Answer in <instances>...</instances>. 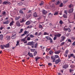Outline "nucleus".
<instances>
[{
  "instance_id": "10",
  "label": "nucleus",
  "mask_w": 75,
  "mask_h": 75,
  "mask_svg": "<svg viewBox=\"0 0 75 75\" xmlns=\"http://www.w3.org/2000/svg\"><path fill=\"white\" fill-rule=\"evenodd\" d=\"M5 38L6 40H10V36L7 35L6 36Z\"/></svg>"
},
{
  "instance_id": "3",
  "label": "nucleus",
  "mask_w": 75,
  "mask_h": 75,
  "mask_svg": "<svg viewBox=\"0 0 75 75\" xmlns=\"http://www.w3.org/2000/svg\"><path fill=\"white\" fill-rule=\"evenodd\" d=\"M16 38V34L15 33H13L12 35L11 38L12 39H15Z\"/></svg>"
},
{
  "instance_id": "20",
  "label": "nucleus",
  "mask_w": 75,
  "mask_h": 75,
  "mask_svg": "<svg viewBox=\"0 0 75 75\" xmlns=\"http://www.w3.org/2000/svg\"><path fill=\"white\" fill-rule=\"evenodd\" d=\"M14 23V21H12L11 23H10L9 25H10V26L11 27L12 25H13V24Z\"/></svg>"
},
{
  "instance_id": "39",
  "label": "nucleus",
  "mask_w": 75,
  "mask_h": 75,
  "mask_svg": "<svg viewBox=\"0 0 75 75\" xmlns=\"http://www.w3.org/2000/svg\"><path fill=\"white\" fill-rule=\"evenodd\" d=\"M58 14V12H54V15L55 16V15H57Z\"/></svg>"
},
{
  "instance_id": "41",
  "label": "nucleus",
  "mask_w": 75,
  "mask_h": 75,
  "mask_svg": "<svg viewBox=\"0 0 75 75\" xmlns=\"http://www.w3.org/2000/svg\"><path fill=\"white\" fill-rule=\"evenodd\" d=\"M49 40H50V43H52V42H53L52 39H51V38Z\"/></svg>"
},
{
  "instance_id": "57",
  "label": "nucleus",
  "mask_w": 75,
  "mask_h": 75,
  "mask_svg": "<svg viewBox=\"0 0 75 75\" xmlns=\"http://www.w3.org/2000/svg\"><path fill=\"white\" fill-rule=\"evenodd\" d=\"M64 13L66 14L67 15L68 14V13H67V11H65L64 12Z\"/></svg>"
},
{
  "instance_id": "23",
  "label": "nucleus",
  "mask_w": 75,
  "mask_h": 75,
  "mask_svg": "<svg viewBox=\"0 0 75 75\" xmlns=\"http://www.w3.org/2000/svg\"><path fill=\"white\" fill-rule=\"evenodd\" d=\"M3 38V35H0V40H2Z\"/></svg>"
},
{
  "instance_id": "62",
  "label": "nucleus",
  "mask_w": 75,
  "mask_h": 75,
  "mask_svg": "<svg viewBox=\"0 0 75 75\" xmlns=\"http://www.w3.org/2000/svg\"><path fill=\"white\" fill-rule=\"evenodd\" d=\"M68 0H66L64 1V2L65 3H67V2H68Z\"/></svg>"
},
{
  "instance_id": "51",
  "label": "nucleus",
  "mask_w": 75,
  "mask_h": 75,
  "mask_svg": "<svg viewBox=\"0 0 75 75\" xmlns=\"http://www.w3.org/2000/svg\"><path fill=\"white\" fill-rule=\"evenodd\" d=\"M57 38L56 37H55V36L54 35V37L53 38V40H56V39Z\"/></svg>"
},
{
  "instance_id": "13",
  "label": "nucleus",
  "mask_w": 75,
  "mask_h": 75,
  "mask_svg": "<svg viewBox=\"0 0 75 75\" xmlns=\"http://www.w3.org/2000/svg\"><path fill=\"white\" fill-rule=\"evenodd\" d=\"M61 52V50H59L57 51H55L54 52V53L55 54H59Z\"/></svg>"
},
{
  "instance_id": "16",
  "label": "nucleus",
  "mask_w": 75,
  "mask_h": 75,
  "mask_svg": "<svg viewBox=\"0 0 75 75\" xmlns=\"http://www.w3.org/2000/svg\"><path fill=\"white\" fill-rule=\"evenodd\" d=\"M28 55H29V56L30 57H33V54L31 53H30V52L28 53Z\"/></svg>"
},
{
  "instance_id": "4",
  "label": "nucleus",
  "mask_w": 75,
  "mask_h": 75,
  "mask_svg": "<svg viewBox=\"0 0 75 75\" xmlns=\"http://www.w3.org/2000/svg\"><path fill=\"white\" fill-rule=\"evenodd\" d=\"M66 38L65 37L62 36L61 37V39L60 40V42H62V41H64L65 40V39Z\"/></svg>"
},
{
  "instance_id": "58",
  "label": "nucleus",
  "mask_w": 75,
  "mask_h": 75,
  "mask_svg": "<svg viewBox=\"0 0 75 75\" xmlns=\"http://www.w3.org/2000/svg\"><path fill=\"white\" fill-rule=\"evenodd\" d=\"M19 12L20 13H21V14H23V11L22 10H20Z\"/></svg>"
},
{
  "instance_id": "47",
  "label": "nucleus",
  "mask_w": 75,
  "mask_h": 75,
  "mask_svg": "<svg viewBox=\"0 0 75 75\" xmlns=\"http://www.w3.org/2000/svg\"><path fill=\"white\" fill-rule=\"evenodd\" d=\"M23 29H21L20 31L19 32V33H22V32H23Z\"/></svg>"
},
{
  "instance_id": "54",
  "label": "nucleus",
  "mask_w": 75,
  "mask_h": 75,
  "mask_svg": "<svg viewBox=\"0 0 75 75\" xmlns=\"http://www.w3.org/2000/svg\"><path fill=\"white\" fill-rule=\"evenodd\" d=\"M52 64L50 63H48V65H49V66H52Z\"/></svg>"
},
{
  "instance_id": "64",
  "label": "nucleus",
  "mask_w": 75,
  "mask_h": 75,
  "mask_svg": "<svg viewBox=\"0 0 75 75\" xmlns=\"http://www.w3.org/2000/svg\"><path fill=\"white\" fill-rule=\"evenodd\" d=\"M73 45H75V41L72 43Z\"/></svg>"
},
{
  "instance_id": "17",
  "label": "nucleus",
  "mask_w": 75,
  "mask_h": 75,
  "mask_svg": "<svg viewBox=\"0 0 75 75\" xmlns=\"http://www.w3.org/2000/svg\"><path fill=\"white\" fill-rule=\"evenodd\" d=\"M42 13L43 14H46L47 13V11L44 10L42 11Z\"/></svg>"
},
{
  "instance_id": "53",
  "label": "nucleus",
  "mask_w": 75,
  "mask_h": 75,
  "mask_svg": "<svg viewBox=\"0 0 75 75\" xmlns=\"http://www.w3.org/2000/svg\"><path fill=\"white\" fill-rule=\"evenodd\" d=\"M60 7H62V6H63V4H62V3H61L60 5Z\"/></svg>"
},
{
  "instance_id": "6",
  "label": "nucleus",
  "mask_w": 75,
  "mask_h": 75,
  "mask_svg": "<svg viewBox=\"0 0 75 75\" xmlns=\"http://www.w3.org/2000/svg\"><path fill=\"white\" fill-rule=\"evenodd\" d=\"M68 42H67V46H69L71 44L69 43V42H71V40L70 39H68Z\"/></svg>"
},
{
  "instance_id": "28",
  "label": "nucleus",
  "mask_w": 75,
  "mask_h": 75,
  "mask_svg": "<svg viewBox=\"0 0 75 75\" xmlns=\"http://www.w3.org/2000/svg\"><path fill=\"white\" fill-rule=\"evenodd\" d=\"M33 43L32 42H30L28 43V45H33Z\"/></svg>"
},
{
  "instance_id": "29",
  "label": "nucleus",
  "mask_w": 75,
  "mask_h": 75,
  "mask_svg": "<svg viewBox=\"0 0 75 75\" xmlns=\"http://www.w3.org/2000/svg\"><path fill=\"white\" fill-rule=\"evenodd\" d=\"M46 38L47 40H50V39L51 38H50V37L49 36L46 37Z\"/></svg>"
},
{
  "instance_id": "5",
  "label": "nucleus",
  "mask_w": 75,
  "mask_h": 75,
  "mask_svg": "<svg viewBox=\"0 0 75 75\" xmlns=\"http://www.w3.org/2000/svg\"><path fill=\"white\" fill-rule=\"evenodd\" d=\"M68 52H69V51L68 50H67L64 52V56H65L66 57H67V54H68Z\"/></svg>"
},
{
  "instance_id": "52",
  "label": "nucleus",
  "mask_w": 75,
  "mask_h": 75,
  "mask_svg": "<svg viewBox=\"0 0 75 75\" xmlns=\"http://www.w3.org/2000/svg\"><path fill=\"white\" fill-rule=\"evenodd\" d=\"M23 4L22 2H20L18 3V4L19 5V6H21V5H23Z\"/></svg>"
},
{
  "instance_id": "32",
  "label": "nucleus",
  "mask_w": 75,
  "mask_h": 75,
  "mask_svg": "<svg viewBox=\"0 0 75 75\" xmlns=\"http://www.w3.org/2000/svg\"><path fill=\"white\" fill-rule=\"evenodd\" d=\"M38 43H36L35 45V47L34 48H37V45H38Z\"/></svg>"
},
{
  "instance_id": "24",
  "label": "nucleus",
  "mask_w": 75,
  "mask_h": 75,
  "mask_svg": "<svg viewBox=\"0 0 75 75\" xmlns=\"http://www.w3.org/2000/svg\"><path fill=\"white\" fill-rule=\"evenodd\" d=\"M70 67L71 69H74L75 68V65L74 64H71L70 65Z\"/></svg>"
},
{
  "instance_id": "30",
  "label": "nucleus",
  "mask_w": 75,
  "mask_h": 75,
  "mask_svg": "<svg viewBox=\"0 0 75 75\" xmlns=\"http://www.w3.org/2000/svg\"><path fill=\"white\" fill-rule=\"evenodd\" d=\"M40 58V57H36L35 58L36 61H38V59H39Z\"/></svg>"
},
{
  "instance_id": "27",
  "label": "nucleus",
  "mask_w": 75,
  "mask_h": 75,
  "mask_svg": "<svg viewBox=\"0 0 75 75\" xmlns=\"http://www.w3.org/2000/svg\"><path fill=\"white\" fill-rule=\"evenodd\" d=\"M33 16L35 17H37V13L35 12L33 14Z\"/></svg>"
},
{
  "instance_id": "45",
  "label": "nucleus",
  "mask_w": 75,
  "mask_h": 75,
  "mask_svg": "<svg viewBox=\"0 0 75 75\" xmlns=\"http://www.w3.org/2000/svg\"><path fill=\"white\" fill-rule=\"evenodd\" d=\"M67 31L69 32H71V29H70V28H68V29H67Z\"/></svg>"
},
{
  "instance_id": "38",
  "label": "nucleus",
  "mask_w": 75,
  "mask_h": 75,
  "mask_svg": "<svg viewBox=\"0 0 75 75\" xmlns=\"http://www.w3.org/2000/svg\"><path fill=\"white\" fill-rule=\"evenodd\" d=\"M45 58L46 59H50V57L48 56H46L45 57Z\"/></svg>"
},
{
  "instance_id": "33",
  "label": "nucleus",
  "mask_w": 75,
  "mask_h": 75,
  "mask_svg": "<svg viewBox=\"0 0 75 75\" xmlns=\"http://www.w3.org/2000/svg\"><path fill=\"white\" fill-rule=\"evenodd\" d=\"M54 57L55 58V59H56V58H58L59 57V56L56 55H54Z\"/></svg>"
},
{
  "instance_id": "25",
  "label": "nucleus",
  "mask_w": 75,
  "mask_h": 75,
  "mask_svg": "<svg viewBox=\"0 0 75 75\" xmlns=\"http://www.w3.org/2000/svg\"><path fill=\"white\" fill-rule=\"evenodd\" d=\"M63 17L64 18H67V15H65V14H64Z\"/></svg>"
},
{
  "instance_id": "31",
  "label": "nucleus",
  "mask_w": 75,
  "mask_h": 75,
  "mask_svg": "<svg viewBox=\"0 0 75 75\" xmlns=\"http://www.w3.org/2000/svg\"><path fill=\"white\" fill-rule=\"evenodd\" d=\"M29 33V32L28 31H27L25 30L24 32V34L25 35L27 34H28Z\"/></svg>"
},
{
  "instance_id": "63",
  "label": "nucleus",
  "mask_w": 75,
  "mask_h": 75,
  "mask_svg": "<svg viewBox=\"0 0 75 75\" xmlns=\"http://www.w3.org/2000/svg\"><path fill=\"white\" fill-rule=\"evenodd\" d=\"M2 14H3L4 15L6 14V12L4 11L3 12V13H2Z\"/></svg>"
},
{
  "instance_id": "60",
  "label": "nucleus",
  "mask_w": 75,
  "mask_h": 75,
  "mask_svg": "<svg viewBox=\"0 0 75 75\" xmlns=\"http://www.w3.org/2000/svg\"><path fill=\"white\" fill-rule=\"evenodd\" d=\"M37 52H34V56H35V55H36V54H37Z\"/></svg>"
},
{
  "instance_id": "37",
  "label": "nucleus",
  "mask_w": 75,
  "mask_h": 75,
  "mask_svg": "<svg viewBox=\"0 0 75 75\" xmlns=\"http://www.w3.org/2000/svg\"><path fill=\"white\" fill-rule=\"evenodd\" d=\"M44 5V2L42 1L41 3L40 4V6H42V5Z\"/></svg>"
},
{
  "instance_id": "44",
  "label": "nucleus",
  "mask_w": 75,
  "mask_h": 75,
  "mask_svg": "<svg viewBox=\"0 0 75 75\" xmlns=\"http://www.w3.org/2000/svg\"><path fill=\"white\" fill-rule=\"evenodd\" d=\"M25 41V38L22 39L21 40V41H23V42Z\"/></svg>"
},
{
  "instance_id": "34",
  "label": "nucleus",
  "mask_w": 75,
  "mask_h": 75,
  "mask_svg": "<svg viewBox=\"0 0 75 75\" xmlns=\"http://www.w3.org/2000/svg\"><path fill=\"white\" fill-rule=\"evenodd\" d=\"M21 21H20V22L21 23H23L24 21V19H21Z\"/></svg>"
},
{
  "instance_id": "35",
  "label": "nucleus",
  "mask_w": 75,
  "mask_h": 75,
  "mask_svg": "<svg viewBox=\"0 0 75 75\" xmlns=\"http://www.w3.org/2000/svg\"><path fill=\"white\" fill-rule=\"evenodd\" d=\"M33 27V26H32V25H29L27 27V28H32Z\"/></svg>"
},
{
  "instance_id": "8",
  "label": "nucleus",
  "mask_w": 75,
  "mask_h": 75,
  "mask_svg": "<svg viewBox=\"0 0 75 75\" xmlns=\"http://www.w3.org/2000/svg\"><path fill=\"white\" fill-rule=\"evenodd\" d=\"M52 59H53L52 62H54L55 61V56H52L51 57Z\"/></svg>"
},
{
  "instance_id": "19",
  "label": "nucleus",
  "mask_w": 75,
  "mask_h": 75,
  "mask_svg": "<svg viewBox=\"0 0 75 75\" xmlns=\"http://www.w3.org/2000/svg\"><path fill=\"white\" fill-rule=\"evenodd\" d=\"M31 24V22L30 21H28L25 23V24L27 25H30Z\"/></svg>"
},
{
  "instance_id": "18",
  "label": "nucleus",
  "mask_w": 75,
  "mask_h": 75,
  "mask_svg": "<svg viewBox=\"0 0 75 75\" xmlns=\"http://www.w3.org/2000/svg\"><path fill=\"white\" fill-rule=\"evenodd\" d=\"M20 18V16H18V17H16L15 19L16 21H17V20H18Z\"/></svg>"
},
{
  "instance_id": "2",
  "label": "nucleus",
  "mask_w": 75,
  "mask_h": 75,
  "mask_svg": "<svg viewBox=\"0 0 75 75\" xmlns=\"http://www.w3.org/2000/svg\"><path fill=\"white\" fill-rule=\"evenodd\" d=\"M68 67V65L67 64H63L62 65V68L64 69H66V68H67Z\"/></svg>"
},
{
  "instance_id": "36",
  "label": "nucleus",
  "mask_w": 75,
  "mask_h": 75,
  "mask_svg": "<svg viewBox=\"0 0 75 75\" xmlns=\"http://www.w3.org/2000/svg\"><path fill=\"white\" fill-rule=\"evenodd\" d=\"M29 37L30 38H33L34 37V36L33 35H29Z\"/></svg>"
},
{
  "instance_id": "40",
  "label": "nucleus",
  "mask_w": 75,
  "mask_h": 75,
  "mask_svg": "<svg viewBox=\"0 0 75 75\" xmlns=\"http://www.w3.org/2000/svg\"><path fill=\"white\" fill-rule=\"evenodd\" d=\"M72 6L73 7V6L72 4H71L69 6V8H71Z\"/></svg>"
},
{
  "instance_id": "59",
  "label": "nucleus",
  "mask_w": 75,
  "mask_h": 75,
  "mask_svg": "<svg viewBox=\"0 0 75 75\" xmlns=\"http://www.w3.org/2000/svg\"><path fill=\"white\" fill-rule=\"evenodd\" d=\"M41 32H40L39 33V34H38V36H39V35H41Z\"/></svg>"
},
{
  "instance_id": "46",
  "label": "nucleus",
  "mask_w": 75,
  "mask_h": 75,
  "mask_svg": "<svg viewBox=\"0 0 75 75\" xmlns=\"http://www.w3.org/2000/svg\"><path fill=\"white\" fill-rule=\"evenodd\" d=\"M30 51L32 52H34V51H35V49H30Z\"/></svg>"
},
{
  "instance_id": "9",
  "label": "nucleus",
  "mask_w": 75,
  "mask_h": 75,
  "mask_svg": "<svg viewBox=\"0 0 75 75\" xmlns=\"http://www.w3.org/2000/svg\"><path fill=\"white\" fill-rule=\"evenodd\" d=\"M60 61H61V60H60V59H56L55 60V63L56 64H58V63H59V62H60Z\"/></svg>"
},
{
  "instance_id": "22",
  "label": "nucleus",
  "mask_w": 75,
  "mask_h": 75,
  "mask_svg": "<svg viewBox=\"0 0 75 75\" xmlns=\"http://www.w3.org/2000/svg\"><path fill=\"white\" fill-rule=\"evenodd\" d=\"M70 56H71V57H73V58H74L75 59V57L74 54L72 53L70 54Z\"/></svg>"
},
{
  "instance_id": "43",
  "label": "nucleus",
  "mask_w": 75,
  "mask_h": 75,
  "mask_svg": "<svg viewBox=\"0 0 75 75\" xmlns=\"http://www.w3.org/2000/svg\"><path fill=\"white\" fill-rule=\"evenodd\" d=\"M53 52H52V51H50L49 52V54L51 55V54H52Z\"/></svg>"
},
{
  "instance_id": "14",
  "label": "nucleus",
  "mask_w": 75,
  "mask_h": 75,
  "mask_svg": "<svg viewBox=\"0 0 75 75\" xmlns=\"http://www.w3.org/2000/svg\"><path fill=\"white\" fill-rule=\"evenodd\" d=\"M73 11H74V9L72 8L69 9V13H72L73 12Z\"/></svg>"
},
{
  "instance_id": "61",
  "label": "nucleus",
  "mask_w": 75,
  "mask_h": 75,
  "mask_svg": "<svg viewBox=\"0 0 75 75\" xmlns=\"http://www.w3.org/2000/svg\"><path fill=\"white\" fill-rule=\"evenodd\" d=\"M71 39L73 40H75V37H72V38H71Z\"/></svg>"
},
{
  "instance_id": "11",
  "label": "nucleus",
  "mask_w": 75,
  "mask_h": 75,
  "mask_svg": "<svg viewBox=\"0 0 75 75\" xmlns=\"http://www.w3.org/2000/svg\"><path fill=\"white\" fill-rule=\"evenodd\" d=\"M54 35L55 36V37H56L57 38V37H58V38H59V37H61V34L59 33L58 34H57L56 35Z\"/></svg>"
},
{
  "instance_id": "15",
  "label": "nucleus",
  "mask_w": 75,
  "mask_h": 75,
  "mask_svg": "<svg viewBox=\"0 0 75 75\" xmlns=\"http://www.w3.org/2000/svg\"><path fill=\"white\" fill-rule=\"evenodd\" d=\"M8 23H9V21L8 20H7L6 21L3 22V23L4 24H8Z\"/></svg>"
},
{
  "instance_id": "12",
  "label": "nucleus",
  "mask_w": 75,
  "mask_h": 75,
  "mask_svg": "<svg viewBox=\"0 0 75 75\" xmlns=\"http://www.w3.org/2000/svg\"><path fill=\"white\" fill-rule=\"evenodd\" d=\"M10 3L9 2H8L7 1H4L3 3V4H8Z\"/></svg>"
},
{
  "instance_id": "49",
  "label": "nucleus",
  "mask_w": 75,
  "mask_h": 75,
  "mask_svg": "<svg viewBox=\"0 0 75 75\" xmlns=\"http://www.w3.org/2000/svg\"><path fill=\"white\" fill-rule=\"evenodd\" d=\"M44 35H49V33H47V32H45L44 33Z\"/></svg>"
},
{
  "instance_id": "55",
  "label": "nucleus",
  "mask_w": 75,
  "mask_h": 75,
  "mask_svg": "<svg viewBox=\"0 0 75 75\" xmlns=\"http://www.w3.org/2000/svg\"><path fill=\"white\" fill-rule=\"evenodd\" d=\"M31 40V39H30V38L28 37L27 38V41H30Z\"/></svg>"
},
{
  "instance_id": "56",
  "label": "nucleus",
  "mask_w": 75,
  "mask_h": 75,
  "mask_svg": "<svg viewBox=\"0 0 75 75\" xmlns=\"http://www.w3.org/2000/svg\"><path fill=\"white\" fill-rule=\"evenodd\" d=\"M39 28H42V25H40L39 26Z\"/></svg>"
},
{
  "instance_id": "1",
  "label": "nucleus",
  "mask_w": 75,
  "mask_h": 75,
  "mask_svg": "<svg viewBox=\"0 0 75 75\" xmlns=\"http://www.w3.org/2000/svg\"><path fill=\"white\" fill-rule=\"evenodd\" d=\"M1 48L2 50H3V49H4L5 48H8L10 47V44L9 43H8L7 44H6V45H1Z\"/></svg>"
},
{
  "instance_id": "48",
  "label": "nucleus",
  "mask_w": 75,
  "mask_h": 75,
  "mask_svg": "<svg viewBox=\"0 0 75 75\" xmlns=\"http://www.w3.org/2000/svg\"><path fill=\"white\" fill-rule=\"evenodd\" d=\"M31 15H28V16L27 17V18H30V17H31Z\"/></svg>"
},
{
  "instance_id": "21",
  "label": "nucleus",
  "mask_w": 75,
  "mask_h": 75,
  "mask_svg": "<svg viewBox=\"0 0 75 75\" xmlns=\"http://www.w3.org/2000/svg\"><path fill=\"white\" fill-rule=\"evenodd\" d=\"M65 27H67V26H65V27H64L63 28V30L64 31H67L68 30V28H66Z\"/></svg>"
},
{
  "instance_id": "7",
  "label": "nucleus",
  "mask_w": 75,
  "mask_h": 75,
  "mask_svg": "<svg viewBox=\"0 0 75 75\" xmlns=\"http://www.w3.org/2000/svg\"><path fill=\"white\" fill-rule=\"evenodd\" d=\"M16 24L18 27H20L21 25H20V23L19 22V21H18L16 22Z\"/></svg>"
},
{
  "instance_id": "26",
  "label": "nucleus",
  "mask_w": 75,
  "mask_h": 75,
  "mask_svg": "<svg viewBox=\"0 0 75 75\" xmlns=\"http://www.w3.org/2000/svg\"><path fill=\"white\" fill-rule=\"evenodd\" d=\"M60 4V2L59 1H57V2H56L55 3V4L56 6H57V5H59V4Z\"/></svg>"
},
{
  "instance_id": "42",
  "label": "nucleus",
  "mask_w": 75,
  "mask_h": 75,
  "mask_svg": "<svg viewBox=\"0 0 75 75\" xmlns=\"http://www.w3.org/2000/svg\"><path fill=\"white\" fill-rule=\"evenodd\" d=\"M59 23L61 25L63 24V22H62V20L60 21Z\"/></svg>"
},
{
  "instance_id": "50",
  "label": "nucleus",
  "mask_w": 75,
  "mask_h": 75,
  "mask_svg": "<svg viewBox=\"0 0 75 75\" xmlns=\"http://www.w3.org/2000/svg\"><path fill=\"white\" fill-rule=\"evenodd\" d=\"M64 44H65V42H63L61 44V46H62V45H64Z\"/></svg>"
}]
</instances>
